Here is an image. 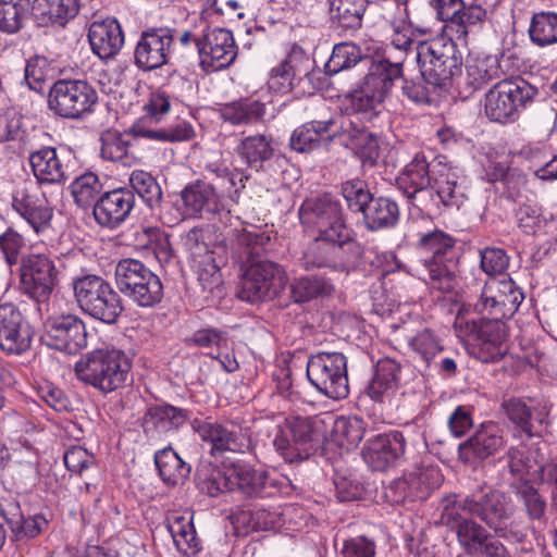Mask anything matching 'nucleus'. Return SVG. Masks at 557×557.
<instances>
[{
  "label": "nucleus",
  "instance_id": "nucleus-55",
  "mask_svg": "<svg viewBox=\"0 0 557 557\" xmlns=\"http://www.w3.org/2000/svg\"><path fill=\"white\" fill-rule=\"evenodd\" d=\"M362 60L361 49L350 41L336 44L332 54L324 65L325 74L335 75L343 70L355 66Z\"/></svg>",
  "mask_w": 557,
  "mask_h": 557
},
{
  "label": "nucleus",
  "instance_id": "nucleus-36",
  "mask_svg": "<svg viewBox=\"0 0 557 557\" xmlns=\"http://www.w3.org/2000/svg\"><path fill=\"white\" fill-rule=\"evenodd\" d=\"M88 39L92 52L102 60L115 57L124 45V34L114 18L94 22L88 30Z\"/></svg>",
  "mask_w": 557,
  "mask_h": 557
},
{
  "label": "nucleus",
  "instance_id": "nucleus-47",
  "mask_svg": "<svg viewBox=\"0 0 557 557\" xmlns=\"http://www.w3.org/2000/svg\"><path fill=\"white\" fill-rule=\"evenodd\" d=\"M513 494L530 521H536L539 523L546 521V499L529 481L523 480L515 485Z\"/></svg>",
  "mask_w": 557,
  "mask_h": 557
},
{
  "label": "nucleus",
  "instance_id": "nucleus-46",
  "mask_svg": "<svg viewBox=\"0 0 557 557\" xmlns=\"http://www.w3.org/2000/svg\"><path fill=\"white\" fill-rule=\"evenodd\" d=\"M336 249L334 240L317 235L302 251L299 262L306 270L320 268L336 270Z\"/></svg>",
  "mask_w": 557,
  "mask_h": 557
},
{
  "label": "nucleus",
  "instance_id": "nucleus-28",
  "mask_svg": "<svg viewBox=\"0 0 557 557\" xmlns=\"http://www.w3.org/2000/svg\"><path fill=\"white\" fill-rule=\"evenodd\" d=\"M310 70V59L297 44H293L284 60L271 69L269 88L275 92L286 94L293 89L294 81L307 75Z\"/></svg>",
  "mask_w": 557,
  "mask_h": 557
},
{
  "label": "nucleus",
  "instance_id": "nucleus-52",
  "mask_svg": "<svg viewBox=\"0 0 557 557\" xmlns=\"http://www.w3.org/2000/svg\"><path fill=\"white\" fill-rule=\"evenodd\" d=\"M499 76L500 69L496 58L488 55L475 59L467 65L466 85L474 91Z\"/></svg>",
  "mask_w": 557,
  "mask_h": 557
},
{
  "label": "nucleus",
  "instance_id": "nucleus-2",
  "mask_svg": "<svg viewBox=\"0 0 557 557\" xmlns=\"http://www.w3.org/2000/svg\"><path fill=\"white\" fill-rule=\"evenodd\" d=\"M461 507L478 517L490 530L511 544L520 546V552H533V528L529 524L507 520L512 516L511 499L503 492L480 487L471 493Z\"/></svg>",
  "mask_w": 557,
  "mask_h": 557
},
{
  "label": "nucleus",
  "instance_id": "nucleus-10",
  "mask_svg": "<svg viewBox=\"0 0 557 557\" xmlns=\"http://www.w3.org/2000/svg\"><path fill=\"white\" fill-rule=\"evenodd\" d=\"M115 283L121 294L143 308H152L163 298L160 277L136 259L119 261L115 267Z\"/></svg>",
  "mask_w": 557,
  "mask_h": 557
},
{
  "label": "nucleus",
  "instance_id": "nucleus-49",
  "mask_svg": "<svg viewBox=\"0 0 557 557\" xmlns=\"http://www.w3.org/2000/svg\"><path fill=\"white\" fill-rule=\"evenodd\" d=\"M216 244L225 243L224 238L219 240V236L212 225L195 226L184 237V246L190 252L194 261L211 255Z\"/></svg>",
  "mask_w": 557,
  "mask_h": 557
},
{
  "label": "nucleus",
  "instance_id": "nucleus-59",
  "mask_svg": "<svg viewBox=\"0 0 557 557\" xmlns=\"http://www.w3.org/2000/svg\"><path fill=\"white\" fill-rule=\"evenodd\" d=\"M71 189L75 203L81 208H87L97 201L102 184L95 173L86 172L73 181Z\"/></svg>",
  "mask_w": 557,
  "mask_h": 557
},
{
  "label": "nucleus",
  "instance_id": "nucleus-7",
  "mask_svg": "<svg viewBox=\"0 0 557 557\" xmlns=\"http://www.w3.org/2000/svg\"><path fill=\"white\" fill-rule=\"evenodd\" d=\"M131 368V360L123 351L97 349L76 362L75 373L79 381L109 393L125 383Z\"/></svg>",
  "mask_w": 557,
  "mask_h": 557
},
{
  "label": "nucleus",
  "instance_id": "nucleus-15",
  "mask_svg": "<svg viewBox=\"0 0 557 557\" xmlns=\"http://www.w3.org/2000/svg\"><path fill=\"white\" fill-rule=\"evenodd\" d=\"M470 497L471 493L463 497L455 494L444 497L441 503L442 520L455 530L462 549L468 555L474 556L492 533L474 520L476 518L474 515L461 507L462 503Z\"/></svg>",
  "mask_w": 557,
  "mask_h": 557
},
{
  "label": "nucleus",
  "instance_id": "nucleus-21",
  "mask_svg": "<svg viewBox=\"0 0 557 557\" xmlns=\"http://www.w3.org/2000/svg\"><path fill=\"white\" fill-rule=\"evenodd\" d=\"M438 471L434 467H419L389 482L384 487L385 499L393 504L425 499L438 485Z\"/></svg>",
  "mask_w": 557,
  "mask_h": 557
},
{
  "label": "nucleus",
  "instance_id": "nucleus-44",
  "mask_svg": "<svg viewBox=\"0 0 557 557\" xmlns=\"http://www.w3.org/2000/svg\"><path fill=\"white\" fill-rule=\"evenodd\" d=\"M228 258V248L226 244H216L211 255L195 260L197 267L198 281L203 289L212 290L221 283V267L225 265Z\"/></svg>",
  "mask_w": 557,
  "mask_h": 557
},
{
  "label": "nucleus",
  "instance_id": "nucleus-20",
  "mask_svg": "<svg viewBox=\"0 0 557 557\" xmlns=\"http://www.w3.org/2000/svg\"><path fill=\"white\" fill-rule=\"evenodd\" d=\"M502 411L515 430L528 437L542 436L549 423V405L546 400L511 397L503 401Z\"/></svg>",
  "mask_w": 557,
  "mask_h": 557
},
{
  "label": "nucleus",
  "instance_id": "nucleus-43",
  "mask_svg": "<svg viewBox=\"0 0 557 557\" xmlns=\"http://www.w3.org/2000/svg\"><path fill=\"white\" fill-rule=\"evenodd\" d=\"M154 463L161 480L166 485L183 483L190 474L191 467L185 462L172 447L158 450Z\"/></svg>",
  "mask_w": 557,
  "mask_h": 557
},
{
  "label": "nucleus",
  "instance_id": "nucleus-41",
  "mask_svg": "<svg viewBox=\"0 0 557 557\" xmlns=\"http://www.w3.org/2000/svg\"><path fill=\"white\" fill-rule=\"evenodd\" d=\"M7 516H9L11 540L16 543H26L38 536L48 524L40 515L25 517L16 503L7 505Z\"/></svg>",
  "mask_w": 557,
  "mask_h": 557
},
{
  "label": "nucleus",
  "instance_id": "nucleus-23",
  "mask_svg": "<svg viewBox=\"0 0 557 557\" xmlns=\"http://www.w3.org/2000/svg\"><path fill=\"white\" fill-rule=\"evenodd\" d=\"M175 29L151 27L144 30L134 50V63L144 71L151 72L169 63Z\"/></svg>",
  "mask_w": 557,
  "mask_h": 557
},
{
  "label": "nucleus",
  "instance_id": "nucleus-22",
  "mask_svg": "<svg viewBox=\"0 0 557 557\" xmlns=\"http://www.w3.org/2000/svg\"><path fill=\"white\" fill-rule=\"evenodd\" d=\"M198 55L201 67L207 72L228 67L237 57L232 32L226 28L206 27L198 41Z\"/></svg>",
  "mask_w": 557,
  "mask_h": 557
},
{
  "label": "nucleus",
  "instance_id": "nucleus-4",
  "mask_svg": "<svg viewBox=\"0 0 557 557\" xmlns=\"http://www.w3.org/2000/svg\"><path fill=\"white\" fill-rule=\"evenodd\" d=\"M432 183L443 206L458 209L463 203L466 190L459 182L457 172L440 162L429 163L423 154H416L397 180L398 187L404 194L409 189L431 186Z\"/></svg>",
  "mask_w": 557,
  "mask_h": 557
},
{
  "label": "nucleus",
  "instance_id": "nucleus-48",
  "mask_svg": "<svg viewBox=\"0 0 557 557\" xmlns=\"http://www.w3.org/2000/svg\"><path fill=\"white\" fill-rule=\"evenodd\" d=\"M32 11L30 0H0V30L5 34L18 33Z\"/></svg>",
  "mask_w": 557,
  "mask_h": 557
},
{
  "label": "nucleus",
  "instance_id": "nucleus-37",
  "mask_svg": "<svg viewBox=\"0 0 557 557\" xmlns=\"http://www.w3.org/2000/svg\"><path fill=\"white\" fill-rule=\"evenodd\" d=\"M401 364L392 358L376 362L374 374L366 387L367 395L374 401L383 403L398 388Z\"/></svg>",
  "mask_w": 557,
  "mask_h": 557
},
{
  "label": "nucleus",
  "instance_id": "nucleus-6",
  "mask_svg": "<svg viewBox=\"0 0 557 557\" xmlns=\"http://www.w3.org/2000/svg\"><path fill=\"white\" fill-rule=\"evenodd\" d=\"M403 76V63L383 59L374 63L360 86L348 97L352 115L370 121L377 115V108L391 94L394 82Z\"/></svg>",
  "mask_w": 557,
  "mask_h": 557
},
{
  "label": "nucleus",
  "instance_id": "nucleus-24",
  "mask_svg": "<svg viewBox=\"0 0 557 557\" xmlns=\"http://www.w3.org/2000/svg\"><path fill=\"white\" fill-rule=\"evenodd\" d=\"M34 331L13 302L0 304V349L8 355H22L30 349Z\"/></svg>",
  "mask_w": 557,
  "mask_h": 557
},
{
  "label": "nucleus",
  "instance_id": "nucleus-33",
  "mask_svg": "<svg viewBox=\"0 0 557 557\" xmlns=\"http://www.w3.org/2000/svg\"><path fill=\"white\" fill-rule=\"evenodd\" d=\"M181 199L189 216L215 215L223 209L222 198L215 187L200 180L186 185L181 191Z\"/></svg>",
  "mask_w": 557,
  "mask_h": 557
},
{
  "label": "nucleus",
  "instance_id": "nucleus-50",
  "mask_svg": "<svg viewBox=\"0 0 557 557\" xmlns=\"http://www.w3.org/2000/svg\"><path fill=\"white\" fill-rule=\"evenodd\" d=\"M168 529L180 553L191 557L200 552V540L196 535L191 519H186L183 516L175 517L169 523Z\"/></svg>",
  "mask_w": 557,
  "mask_h": 557
},
{
  "label": "nucleus",
  "instance_id": "nucleus-61",
  "mask_svg": "<svg viewBox=\"0 0 557 557\" xmlns=\"http://www.w3.org/2000/svg\"><path fill=\"white\" fill-rule=\"evenodd\" d=\"M556 13L541 12L534 14L529 28L531 40L540 47L556 44Z\"/></svg>",
  "mask_w": 557,
  "mask_h": 557
},
{
  "label": "nucleus",
  "instance_id": "nucleus-58",
  "mask_svg": "<svg viewBox=\"0 0 557 557\" xmlns=\"http://www.w3.org/2000/svg\"><path fill=\"white\" fill-rule=\"evenodd\" d=\"M486 18V10L481 5L470 4L460 8L459 13L450 24L455 28L458 39H466L473 30L480 28Z\"/></svg>",
  "mask_w": 557,
  "mask_h": 557
},
{
  "label": "nucleus",
  "instance_id": "nucleus-18",
  "mask_svg": "<svg viewBox=\"0 0 557 557\" xmlns=\"http://www.w3.org/2000/svg\"><path fill=\"white\" fill-rule=\"evenodd\" d=\"M40 341L49 348L75 355L87 345L85 323L71 313L49 317L44 322Z\"/></svg>",
  "mask_w": 557,
  "mask_h": 557
},
{
  "label": "nucleus",
  "instance_id": "nucleus-56",
  "mask_svg": "<svg viewBox=\"0 0 557 557\" xmlns=\"http://www.w3.org/2000/svg\"><path fill=\"white\" fill-rule=\"evenodd\" d=\"M330 239L334 240V247L337 248V251H335L336 270H345L360 261L363 248L359 243L350 237V233L347 227Z\"/></svg>",
  "mask_w": 557,
  "mask_h": 557
},
{
  "label": "nucleus",
  "instance_id": "nucleus-14",
  "mask_svg": "<svg viewBox=\"0 0 557 557\" xmlns=\"http://www.w3.org/2000/svg\"><path fill=\"white\" fill-rule=\"evenodd\" d=\"M535 92V89L522 78L503 79L486 92L484 113L493 122H513Z\"/></svg>",
  "mask_w": 557,
  "mask_h": 557
},
{
  "label": "nucleus",
  "instance_id": "nucleus-9",
  "mask_svg": "<svg viewBox=\"0 0 557 557\" xmlns=\"http://www.w3.org/2000/svg\"><path fill=\"white\" fill-rule=\"evenodd\" d=\"M126 135L134 138H148L150 140L174 143L189 140L194 136L193 127L184 121L171 125L166 128L149 129L141 123H135L124 134L115 131H108L101 136V156L103 159L120 162L123 165H131L134 156L129 152L131 143L125 139Z\"/></svg>",
  "mask_w": 557,
  "mask_h": 557
},
{
  "label": "nucleus",
  "instance_id": "nucleus-51",
  "mask_svg": "<svg viewBox=\"0 0 557 557\" xmlns=\"http://www.w3.org/2000/svg\"><path fill=\"white\" fill-rule=\"evenodd\" d=\"M332 289V284L324 277L307 275L292 283L290 295L295 302L304 304L318 297L330 295Z\"/></svg>",
  "mask_w": 557,
  "mask_h": 557
},
{
  "label": "nucleus",
  "instance_id": "nucleus-8",
  "mask_svg": "<svg viewBox=\"0 0 557 557\" xmlns=\"http://www.w3.org/2000/svg\"><path fill=\"white\" fill-rule=\"evenodd\" d=\"M414 58L420 74L440 88H446L455 76L461 74L462 58L450 38L437 37L417 42Z\"/></svg>",
  "mask_w": 557,
  "mask_h": 557
},
{
  "label": "nucleus",
  "instance_id": "nucleus-1",
  "mask_svg": "<svg viewBox=\"0 0 557 557\" xmlns=\"http://www.w3.org/2000/svg\"><path fill=\"white\" fill-rule=\"evenodd\" d=\"M231 253L234 260L248 263L246 267L238 297L247 302L272 300L287 285L284 269L269 260H256L267 250L270 236L256 226L236 230L231 240Z\"/></svg>",
  "mask_w": 557,
  "mask_h": 557
},
{
  "label": "nucleus",
  "instance_id": "nucleus-13",
  "mask_svg": "<svg viewBox=\"0 0 557 557\" xmlns=\"http://www.w3.org/2000/svg\"><path fill=\"white\" fill-rule=\"evenodd\" d=\"M97 102L96 89L82 79H59L52 84L48 94L49 110L67 120L83 119Z\"/></svg>",
  "mask_w": 557,
  "mask_h": 557
},
{
  "label": "nucleus",
  "instance_id": "nucleus-30",
  "mask_svg": "<svg viewBox=\"0 0 557 557\" xmlns=\"http://www.w3.org/2000/svg\"><path fill=\"white\" fill-rule=\"evenodd\" d=\"M135 194L128 188L104 193L94 205V216L101 226L115 228L131 214Z\"/></svg>",
  "mask_w": 557,
  "mask_h": 557
},
{
  "label": "nucleus",
  "instance_id": "nucleus-27",
  "mask_svg": "<svg viewBox=\"0 0 557 557\" xmlns=\"http://www.w3.org/2000/svg\"><path fill=\"white\" fill-rule=\"evenodd\" d=\"M331 139H338L342 145L354 150L364 165L374 166L380 158L377 137L364 126L358 125L351 117L341 122V132H334Z\"/></svg>",
  "mask_w": 557,
  "mask_h": 557
},
{
  "label": "nucleus",
  "instance_id": "nucleus-57",
  "mask_svg": "<svg viewBox=\"0 0 557 557\" xmlns=\"http://www.w3.org/2000/svg\"><path fill=\"white\" fill-rule=\"evenodd\" d=\"M505 319L511 318L524 299V294L510 277L491 278Z\"/></svg>",
  "mask_w": 557,
  "mask_h": 557
},
{
  "label": "nucleus",
  "instance_id": "nucleus-34",
  "mask_svg": "<svg viewBox=\"0 0 557 557\" xmlns=\"http://www.w3.org/2000/svg\"><path fill=\"white\" fill-rule=\"evenodd\" d=\"M34 176L39 184L63 185L72 173L54 147H42L29 154Z\"/></svg>",
  "mask_w": 557,
  "mask_h": 557
},
{
  "label": "nucleus",
  "instance_id": "nucleus-39",
  "mask_svg": "<svg viewBox=\"0 0 557 557\" xmlns=\"http://www.w3.org/2000/svg\"><path fill=\"white\" fill-rule=\"evenodd\" d=\"M368 0H329L331 27L339 35L358 30Z\"/></svg>",
  "mask_w": 557,
  "mask_h": 557
},
{
  "label": "nucleus",
  "instance_id": "nucleus-31",
  "mask_svg": "<svg viewBox=\"0 0 557 557\" xmlns=\"http://www.w3.org/2000/svg\"><path fill=\"white\" fill-rule=\"evenodd\" d=\"M406 440L401 432L379 434L369 442L363 458L374 471H385L405 455Z\"/></svg>",
  "mask_w": 557,
  "mask_h": 557
},
{
  "label": "nucleus",
  "instance_id": "nucleus-25",
  "mask_svg": "<svg viewBox=\"0 0 557 557\" xmlns=\"http://www.w3.org/2000/svg\"><path fill=\"white\" fill-rule=\"evenodd\" d=\"M473 341L475 356L482 362L498 361L506 354L507 336L504 321L478 320L468 324Z\"/></svg>",
  "mask_w": 557,
  "mask_h": 557
},
{
  "label": "nucleus",
  "instance_id": "nucleus-40",
  "mask_svg": "<svg viewBox=\"0 0 557 557\" xmlns=\"http://www.w3.org/2000/svg\"><path fill=\"white\" fill-rule=\"evenodd\" d=\"M364 208L363 223L370 232L392 228L399 221V207L388 197H373Z\"/></svg>",
  "mask_w": 557,
  "mask_h": 557
},
{
  "label": "nucleus",
  "instance_id": "nucleus-45",
  "mask_svg": "<svg viewBox=\"0 0 557 557\" xmlns=\"http://www.w3.org/2000/svg\"><path fill=\"white\" fill-rule=\"evenodd\" d=\"M264 113V103L249 99L225 103L219 109L220 117L232 125L257 123L262 120Z\"/></svg>",
  "mask_w": 557,
  "mask_h": 557
},
{
  "label": "nucleus",
  "instance_id": "nucleus-42",
  "mask_svg": "<svg viewBox=\"0 0 557 557\" xmlns=\"http://www.w3.org/2000/svg\"><path fill=\"white\" fill-rule=\"evenodd\" d=\"M237 152L248 166L258 171L274 157L275 150L271 136L257 134L243 138L237 146Z\"/></svg>",
  "mask_w": 557,
  "mask_h": 557
},
{
  "label": "nucleus",
  "instance_id": "nucleus-19",
  "mask_svg": "<svg viewBox=\"0 0 557 557\" xmlns=\"http://www.w3.org/2000/svg\"><path fill=\"white\" fill-rule=\"evenodd\" d=\"M193 430L202 441L211 444V454L224 451L250 453L257 456V442L251 438L249 429H240L235 425L228 429L220 423L195 419L191 422Z\"/></svg>",
  "mask_w": 557,
  "mask_h": 557
},
{
  "label": "nucleus",
  "instance_id": "nucleus-29",
  "mask_svg": "<svg viewBox=\"0 0 557 557\" xmlns=\"http://www.w3.org/2000/svg\"><path fill=\"white\" fill-rule=\"evenodd\" d=\"M232 487L235 486L246 497L263 498L278 493L284 484L270 475L264 469L250 466H237L231 470Z\"/></svg>",
  "mask_w": 557,
  "mask_h": 557
},
{
  "label": "nucleus",
  "instance_id": "nucleus-16",
  "mask_svg": "<svg viewBox=\"0 0 557 557\" xmlns=\"http://www.w3.org/2000/svg\"><path fill=\"white\" fill-rule=\"evenodd\" d=\"M319 441V422L296 417L287 420L284 428L276 426L272 444L285 461L295 462L307 459Z\"/></svg>",
  "mask_w": 557,
  "mask_h": 557
},
{
  "label": "nucleus",
  "instance_id": "nucleus-12",
  "mask_svg": "<svg viewBox=\"0 0 557 557\" xmlns=\"http://www.w3.org/2000/svg\"><path fill=\"white\" fill-rule=\"evenodd\" d=\"M309 382L324 396L345 399L349 395L347 359L342 352L320 351L307 362Z\"/></svg>",
  "mask_w": 557,
  "mask_h": 557
},
{
  "label": "nucleus",
  "instance_id": "nucleus-60",
  "mask_svg": "<svg viewBox=\"0 0 557 557\" xmlns=\"http://www.w3.org/2000/svg\"><path fill=\"white\" fill-rule=\"evenodd\" d=\"M473 307V311L481 314L480 320H493L504 321L503 309L499 305L498 297L495 294V287L493 286L492 280H488L481 292L476 300L470 304Z\"/></svg>",
  "mask_w": 557,
  "mask_h": 557
},
{
  "label": "nucleus",
  "instance_id": "nucleus-38",
  "mask_svg": "<svg viewBox=\"0 0 557 557\" xmlns=\"http://www.w3.org/2000/svg\"><path fill=\"white\" fill-rule=\"evenodd\" d=\"M81 0H35L33 14L38 26H65L76 17Z\"/></svg>",
  "mask_w": 557,
  "mask_h": 557
},
{
  "label": "nucleus",
  "instance_id": "nucleus-62",
  "mask_svg": "<svg viewBox=\"0 0 557 557\" xmlns=\"http://www.w3.org/2000/svg\"><path fill=\"white\" fill-rule=\"evenodd\" d=\"M410 348L429 364L437 354L443 350L438 337L428 327L419 331L416 335L408 337Z\"/></svg>",
  "mask_w": 557,
  "mask_h": 557
},
{
  "label": "nucleus",
  "instance_id": "nucleus-32",
  "mask_svg": "<svg viewBox=\"0 0 557 557\" xmlns=\"http://www.w3.org/2000/svg\"><path fill=\"white\" fill-rule=\"evenodd\" d=\"M505 445L504 432L494 422L483 423L475 433L458 447L460 458L466 462L484 460Z\"/></svg>",
  "mask_w": 557,
  "mask_h": 557
},
{
  "label": "nucleus",
  "instance_id": "nucleus-5",
  "mask_svg": "<svg viewBox=\"0 0 557 557\" xmlns=\"http://www.w3.org/2000/svg\"><path fill=\"white\" fill-rule=\"evenodd\" d=\"M72 287L79 309L95 320L114 324L124 311L120 292L100 275L75 277Z\"/></svg>",
  "mask_w": 557,
  "mask_h": 557
},
{
  "label": "nucleus",
  "instance_id": "nucleus-53",
  "mask_svg": "<svg viewBox=\"0 0 557 557\" xmlns=\"http://www.w3.org/2000/svg\"><path fill=\"white\" fill-rule=\"evenodd\" d=\"M129 185L131 190L136 193L150 209L160 207L163 193L150 173L143 170L133 171L129 176Z\"/></svg>",
  "mask_w": 557,
  "mask_h": 557
},
{
  "label": "nucleus",
  "instance_id": "nucleus-17",
  "mask_svg": "<svg viewBox=\"0 0 557 557\" xmlns=\"http://www.w3.org/2000/svg\"><path fill=\"white\" fill-rule=\"evenodd\" d=\"M298 214L306 228L315 231L326 239L347 227L339 200L329 194L306 199Z\"/></svg>",
  "mask_w": 557,
  "mask_h": 557
},
{
  "label": "nucleus",
  "instance_id": "nucleus-3",
  "mask_svg": "<svg viewBox=\"0 0 557 557\" xmlns=\"http://www.w3.org/2000/svg\"><path fill=\"white\" fill-rule=\"evenodd\" d=\"M456 240L441 230L417 234L416 247L430 256L421 260L422 280L433 289L451 293L458 285Z\"/></svg>",
  "mask_w": 557,
  "mask_h": 557
},
{
  "label": "nucleus",
  "instance_id": "nucleus-54",
  "mask_svg": "<svg viewBox=\"0 0 557 557\" xmlns=\"http://www.w3.org/2000/svg\"><path fill=\"white\" fill-rule=\"evenodd\" d=\"M364 433V422L357 416L337 418L332 430L333 438L337 445L347 449L356 447Z\"/></svg>",
  "mask_w": 557,
  "mask_h": 557
},
{
  "label": "nucleus",
  "instance_id": "nucleus-11",
  "mask_svg": "<svg viewBox=\"0 0 557 557\" xmlns=\"http://www.w3.org/2000/svg\"><path fill=\"white\" fill-rule=\"evenodd\" d=\"M18 274L22 294L32 299L39 311L42 306L47 307L59 284L57 261L45 253L23 255Z\"/></svg>",
  "mask_w": 557,
  "mask_h": 557
},
{
  "label": "nucleus",
  "instance_id": "nucleus-63",
  "mask_svg": "<svg viewBox=\"0 0 557 557\" xmlns=\"http://www.w3.org/2000/svg\"><path fill=\"white\" fill-rule=\"evenodd\" d=\"M342 195L352 212L362 213L364 207L373 198L367 183L361 180H350L342 184Z\"/></svg>",
  "mask_w": 557,
  "mask_h": 557
},
{
  "label": "nucleus",
  "instance_id": "nucleus-64",
  "mask_svg": "<svg viewBox=\"0 0 557 557\" xmlns=\"http://www.w3.org/2000/svg\"><path fill=\"white\" fill-rule=\"evenodd\" d=\"M440 89L437 85L431 84L430 79H425L422 74L420 76L404 79L401 86L403 95L416 104L431 103V96Z\"/></svg>",
  "mask_w": 557,
  "mask_h": 557
},
{
  "label": "nucleus",
  "instance_id": "nucleus-35",
  "mask_svg": "<svg viewBox=\"0 0 557 557\" xmlns=\"http://www.w3.org/2000/svg\"><path fill=\"white\" fill-rule=\"evenodd\" d=\"M188 419V411L172 405H157L150 407L143 418L145 434L152 440L161 438L174 432Z\"/></svg>",
  "mask_w": 557,
  "mask_h": 557
},
{
  "label": "nucleus",
  "instance_id": "nucleus-26",
  "mask_svg": "<svg viewBox=\"0 0 557 557\" xmlns=\"http://www.w3.org/2000/svg\"><path fill=\"white\" fill-rule=\"evenodd\" d=\"M12 206L37 233L48 226L52 218L45 194L34 185L17 187L12 196Z\"/></svg>",
  "mask_w": 557,
  "mask_h": 557
}]
</instances>
